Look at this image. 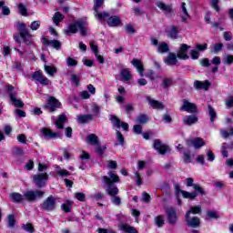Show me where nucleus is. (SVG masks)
Here are the masks:
<instances>
[{
  "instance_id": "1",
  "label": "nucleus",
  "mask_w": 233,
  "mask_h": 233,
  "mask_svg": "<svg viewBox=\"0 0 233 233\" xmlns=\"http://www.w3.org/2000/svg\"><path fill=\"white\" fill-rule=\"evenodd\" d=\"M107 174L109 177H102V183L106 187V194L111 197V203L116 207H120L121 198L117 197L119 194V188H117V186L114 183H119L121 180L119 179V176L116 175V173L112 171H108Z\"/></svg>"
},
{
  "instance_id": "2",
  "label": "nucleus",
  "mask_w": 233,
  "mask_h": 233,
  "mask_svg": "<svg viewBox=\"0 0 233 233\" xmlns=\"http://www.w3.org/2000/svg\"><path fill=\"white\" fill-rule=\"evenodd\" d=\"M17 30L19 31V34H15L13 35L14 40L15 43H18V45H21V39H23L24 43L26 45H32V35L30 34V31L26 28V25L25 23H19L16 25Z\"/></svg>"
},
{
  "instance_id": "3",
  "label": "nucleus",
  "mask_w": 233,
  "mask_h": 233,
  "mask_svg": "<svg viewBox=\"0 0 233 233\" xmlns=\"http://www.w3.org/2000/svg\"><path fill=\"white\" fill-rule=\"evenodd\" d=\"M86 21L80 19L75 24L69 25L68 27L64 30V33L66 35H70V34H76L78 28L80 30L81 35H86Z\"/></svg>"
},
{
  "instance_id": "4",
  "label": "nucleus",
  "mask_w": 233,
  "mask_h": 233,
  "mask_svg": "<svg viewBox=\"0 0 233 233\" xmlns=\"http://www.w3.org/2000/svg\"><path fill=\"white\" fill-rule=\"evenodd\" d=\"M45 196V191L41 190H27L24 192V201H28V203H34L37 199H41Z\"/></svg>"
},
{
  "instance_id": "5",
  "label": "nucleus",
  "mask_w": 233,
  "mask_h": 233,
  "mask_svg": "<svg viewBox=\"0 0 233 233\" xmlns=\"http://www.w3.org/2000/svg\"><path fill=\"white\" fill-rule=\"evenodd\" d=\"M46 181H48L47 173H38L33 176V183L37 188L46 187Z\"/></svg>"
},
{
  "instance_id": "6",
  "label": "nucleus",
  "mask_w": 233,
  "mask_h": 233,
  "mask_svg": "<svg viewBox=\"0 0 233 233\" xmlns=\"http://www.w3.org/2000/svg\"><path fill=\"white\" fill-rule=\"evenodd\" d=\"M180 110L182 112H187L188 114H196V112H198V106L187 99H183Z\"/></svg>"
},
{
  "instance_id": "7",
  "label": "nucleus",
  "mask_w": 233,
  "mask_h": 233,
  "mask_svg": "<svg viewBox=\"0 0 233 233\" xmlns=\"http://www.w3.org/2000/svg\"><path fill=\"white\" fill-rule=\"evenodd\" d=\"M61 107V102L59 100L56 99V97H49V99L46 100V105L44 108L46 110H48L49 112H56L57 108Z\"/></svg>"
},
{
  "instance_id": "8",
  "label": "nucleus",
  "mask_w": 233,
  "mask_h": 233,
  "mask_svg": "<svg viewBox=\"0 0 233 233\" xmlns=\"http://www.w3.org/2000/svg\"><path fill=\"white\" fill-rule=\"evenodd\" d=\"M41 207L42 210H46V212H52V210H56V198H54V196H49L44 200Z\"/></svg>"
},
{
  "instance_id": "9",
  "label": "nucleus",
  "mask_w": 233,
  "mask_h": 233,
  "mask_svg": "<svg viewBox=\"0 0 233 233\" xmlns=\"http://www.w3.org/2000/svg\"><path fill=\"white\" fill-rule=\"evenodd\" d=\"M153 148H155L158 154H161V156H165V154L170 150V147L167 145L163 144L159 139L154 141Z\"/></svg>"
},
{
  "instance_id": "10",
  "label": "nucleus",
  "mask_w": 233,
  "mask_h": 233,
  "mask_svg": "<svg viewBox=\"0 0 233 233\" xmlns=\"http://www.w3.org/2000/svg\"><path fill=\"white\" fill-rule=\"evenodd\" d=\"M165 32L169 39H177L181 29L177 25H170L165 29Z\"/></svg>"
},
{
  "instance_id": "11",
  "label": "nucleus",
  "mask_w": 233,
  "mask_h": 233,
  "mask_svg": "<svg viewBox=\"0 0 233 233\" xmlns=\"http://www.w3.org/2000/svg\"><path fill=\"white\" fill-rule=\"evenodd\" d=\"M175 191L177 194L180 193L185 199L194 200L198 198V192L196 191L188 192V191L181 190L179 188V185L175 186Z\"/></svg>"
},
{
  "instance_id": "12",
  "label": "nucleus",
  "mask_w": 233,
  "mask_h": 233,
  "mask_svg": "<svg viewBox=\"0 0 233 233\" xmlns=\"http://www.w3.org/2000/svg\"><path fill=\"white\" fill-rule=\"evenodd\" d=\"M186 223L191 228H198L201 225V220L198 217H190V215L186 214Z\"/></svg>"
},
{
  "instance_id": "13",
  "label": "nucleus",
  "mask_w": 233,
  "mask_h": 233,
  "mask_svg": "<svg viewBox=\"0 0 233 233\" xmlns=\"http://www.w3.org/2000/svg\"><path fill=\"white\" fill-rule=\"evenodd\" d=\"M166 213L169 225H176L177 223V213H176V209L174 208H167Z\"/></svg>"
},
{
  "instance_id": "14",
  "label": "nucleus",
  "mask_w": 233,
  "mask_h": 233,
  "mask_svg": "<svg viewBox=\"0 0 233 233\" xmlns=\"http://www.w3.org/2000/svg\"><path fill=\"white\" fill-rule=\"evenodd\" d=\"M187 147H194L196 149L201 148V147H205V140L201 137H197L195 139H187L186 141Z\"/></svg>"
},
{
  "instance_id": "15",
  "label": "nucleus",
  "mask_w": 233,
  "mask_h": 233,
  "mask_svg": "<svg viewBox=\"0 0 233 233\" xmlns=\"http://www.w3.org/2000/svg\"><path fill=\"white\" fill-rule=\"evenodd\" d=\"M146 100L147 101L148 105L151 106V108H154V110H164L165 105L163 102L155 100L151 98L149 96H146Z\"/></svg>"
},
{
  "instance_id": "16",
  "label": "nucleus",
  "mask_w": 233,
  "mask_h": 233,
  "mask_svg": "<svg viewBox=\"0 0 233 233\" xmlns=\"http://www.w3.org/2000/svg\"><path fill=\"white\" fill-rule=\"evenodd\" d=\"M156 5L157 6V8L162 10V12H164V14L168 17H170V15L174 14V9H172V5H167L161 1L157 2Z\"/></svg>"
},
{
  "instance_id": "17",
  "label": "nucleus",
  "mask_w": 233,
  "mask_h": 233,
  "mask_svg": "<svg viewBox=\"0 0 233 233\" xmlns=\"http://www.w3.org/2000/svg\"><path fill=\"white\" fill-rule=\"evenodd\" d=\"M186 187H193L194 190H197L200 196H205V189L198 184H194V178L187 177L186 178Z\"/></svg>"
},
{
  "instance_id": "18",
  "label": "nucleus",
  "mask_w": 233,
  "mask_h": 233,
  "mask_svg": "<svg viewBox=\"0 0 233 233\" xmlns=\"http://www.w3.org/2000/svg\"><path fill=\"white\" fill-rule=\"evenodd\" d=\"M189 48H190V46H188L187 44L180 45V47L177 54V57H178V59H184V60L188 59L189 56H188V55H187V52H188Z\"/></svg>"
},
{
  "instance_id": "19",
  "label": "nucleus",
  "mask_w": 233,
  "mask_h": 233,
  "mask_svg": "<svg viewBox=\"0 0 233 233\" xmlns=\"http://www.w3.org/2000/svg\"><path fill=\"white\" fill-rule=\"evenodd\" d=\"M194 86L197 90H208L210 88V82L197 80L194 82Z\"/></svg>"
},
{
  "instance_id": "20",
  "label": "nucleus",
  "mask_w": 233,
  "mask_h": 233,
  "mask_svg": "<svg viewBox=\"0 0 233 233\" xmlns=\"http://www.w3.org/2000/svg\"><path fill=\"white\" fill-rule=\"evenodd\" d=\"M131 64L133 65V66H135V68H137V73L139 74V76L141 77H143L144 74H145V68L143 67V62H141L140 60H137L136 58H134L131 61Z\"/></svg>"
},
{
  "instance_id": "21",
  "label": "nucleus",
  "mask_w": 233,
  "mask_h": 233,
  "mask_svg": "<svg viewBox=\"0 0 233 233\" xmlns=\"http://www.w3.org/2000/svg\"><path fill=\"white\" fill-rule=\"evenodd\" d=\"M9 97H10L14 106H15L16 108H23V106H25V103H23V101H21L20 99L17 98L16 94H14L11 92L9 94Z\"/></svg>"
},
{
  "instance_id": "22",
  "label": "nucleus",
  "mask_w": 233,
  "mask_h": 233,
  "mask_svg": "<svg viewBox=\"0 0 233 233\" xmlns=\"http://www.w3.org/2000/svg\"><path fill=\"white\" fill-rule=\"evenodd\" d=\"M41 133L43 134L44 137H46V139H56V137H59V134L52 132V130L49 128H43Z\"/></svg>"
},
{
  "instance_id": "23",
  "label": "nucleus",
  "mask_w": 233,
  "mask_h": 233,
  "mask_svg": "<svg viewBox=\"0 0 233 233\" xmlns=\"http://www.w3.org/2000/svg\"><path fill=\"white\" fill-rule=\"evenodd\" d=\"M66 121H68L66 115L62 114L58 116V118L55 122V125H56V128L61 130L62 128H64V125H65V123H66Z\"/></svg>"
},
{
  "instance_id": "24",
  "label": "nucleus",
  "mask_w": 233,
  "mask_h": 233,
  "mask_svg": "<svg viewBox=\"0 0 233 233\" xmlns=\"http://www.w3.org/2000/svg\"><path fill=\"white\" fill-rule=\"evenodd\" d=\"M44 45H47L48 46H52L56 50H60L61 42L58 40H48V38H44Z\"/></svg>"
},
{
  "instance_id": "25",
  "label": "nucleus",
  "mask_w": 233,
  "mask_h": 233,
  "mask_svg": "<svg viewBox=\"0 0 233 233\" xmlns=\"http://www.w3.org/2000/svg\"><path fill=\"white\" fill-rule=\"evenodd\" d=\"M184 125H187L188 127L194 125V123H198V116L194 115L186 116L182 119Z\"/></svg>"
},
{
  "instance_id": "26",
  "label": "nucleus",
  "mask_w": 233,
  "mask_h": 233,
  "mask_svg": "<svg viewBox=\"0 0 233 233\" xmlns=\"http://www.w3.org/2000/svg\"><path fill=\"white\" fill-rule=\"evenodd\" d=\"M165 63L169 66L177 65V56L175 53H169L165 59Z\"/></svg>"
},
{
  "instance_id": "27",
  "label": "nucleus",
  "mask_w": 233,
  "mask_h": 233,
  "mask_svg": "<svg viewBox=\"0 0 233 233\" xmlns=\"http://www.w3.org/2000/svg\"><path fill=\"white\" fill-rule=\"evenodd\" d=\"M107 25L111 27L119 26L121 25V18L117 15L111 16L107 19Z\"/></svg>"
},
{
  "instance_id": "28",
  "label": "nucleus",
  "mask_w": 233,
  "mask_h": 233,
  "mask_svg": "<svg viewBox=\"0 0 233 233\" xmlns=\"http://www.w3.org/2000/svg\"><path fill=\"white\" fill-rule=\"evenodd\" d=\"M181 10L183 13L181 15L182 23H187L188 19H190V15H188V11H187V4L185 2L181 5Z\"/></svg>"
},
{
  "instance_id": "29",
  "label": "nucleus",
  "mask_w": 233,
  "mask_h": 233,
  "mask_svg": "<svg viewBox=\"0 0 233 233\" xmlns=\"http://www.w3.org/2000/svg\"><path fill=\"white\" fill-rule=\"evenodd\" d=\"M92 119H94V116L92 115H78L76 116V121L80 124L88 123V121H92Z\"/></svg>"
},
{
  "instance_id": "30",
  "label": "nucleus",
  "mask_w": 233,
  "mask_h": 233,
  "mask_svg": "<svg viewBox=\"0 0 233 233\" xmlns=\"http://www.w3.org/2000/svg\"><path fill=\"white\" fill-rule=\"evenodd\" d=\"M9 198H11L12 201L14 203H22V201H25V197L24 195L17 193V192H13L9 195Z\"/></svg>"
},
{
  "instance_id": "31",
  "label": "nucleus",
  "mask_w": 233,
  "mask_h": 233,
  "mask_svg": "<svg viewBox=\"0 0 233 233\" xmlns=\"http://www.w3.org/2000/svg\"><path fill=\"white\" fill-rule=\"evenodd\" d=\"M230 148H233V142L229 145L227 143L222 144L220 152L223 157H228V149Z\"/></svg>"
},
{
  "instance_id": "32",
  "label": "nucleus",
  "mask_w": 233,
  "mask_h": 233,
  "mask_svg": "<svg viewBox=\"0 0 233 233\" xmlns=\"http://www.w3.org/2000/svg\"><path fill=\"white\" fill-rule=\"evenodd\" d=\"M120 76L124 81H130L132 79V72L128 68L122 69Z\"/></svg>"
},
{
  "instance_id": "33",
  "label": "nucleus",
  "mask_w": 233,
  "mask_h": 233,
  "mask_svg": "<svg viewBox=\"0 0 233 233\" xmlns=\"http://www.w3.org/2000/svg\"><path fill=\"white\" fill-rule=\"evenodd\" d=\"M169 50L170 46L165 42L160 43L157 47V52H158V54H167Z\"/></svg>"
},
{
  "instance_id": "34",
  "label": "nucleus",
  "mask_w": 233,
  "mask_h": 233,
  "mask_svg": "<svg viewBox=\"0 0 233 233\" xmlns=\"http://www.w3.org/2000/svg\"><path fill=\"white\" fill-rule=\"evenodd\" d=\"M223 43H218V44H213L210 46V52L211 54H219L221 50H223Z\"/></svg>"
},
{
  "instance_id": "35",
  "label": "nucleus",
  "mask_w": 233,
  "mask_h": 233,
  "mask_svg": "<svg viewBox=\"0 0 233 233\" xmlns=\"http://www.w3.org/2000/svg\"><path fill=\"white\" fill-rule=\"evenodd\" d=\"M86 141L89 145L96 147V145L99 144V137L96 134H90L87 136Z\"/></svg>"
},
{
  "instance_id": "36",
  "label": "nucleus",
  "mask_w": 233,
  "mask_h": 233,
  "mask_svg": "<svg viewBox=\"0 0 233 233\" xmlns=\"http://www.w3.org/2000/svg\"><path fill=\"white\" fill-rule=\"evenodd\" d=\"M52 19H53V23L56 26H59V24L61 23V21H63V19H65V15H63V14H61L60 12H56L55 15H53Z\"/></svg>"
},
{
  "instance_id": "37",
  "label": "nucleus",
  "mask_w": 233,
  "mask_h": 233,
  "mask_svg": "<svg viewBox=\"0 0 233 233\" xmlns=\"http://www.w3.org/2000/svg\"><path fill=\"white\" fill-rule=\"evenodd\" d=\"M173 81L174 80L172 78H164V79H162V83L160 85L161 88H164V90H167V89L170 88V86H172Z\"/></svg>"
},
{
  "instance_id": "38",
  "label": "nucleus",
  "mask_w": 233,
  "mask_h": 233,
  "mask_svg": "<svg viewBox=\"0 0 233 233\" xmlns=\"http://www.w3.org/2000/svg\"><path fill=\"white\" fill-rule=\"evenodd\" d=\"M95 17H96V19L98 21H105V19L110 17V14H108L106 12L101 13V12L97 11V12H95Z\"/></svg>"
},
{
  "instance_id": "39",
  "label": "nucleus",
  "mask_w": 233,
  "mask_h": 233,
  "mask_svg": "<svg viewBox=\"0 0 233 233\" xmlns=\"http://www.w3.org/2000/svg\"><path fill=\"white\" fill-rule=\"evenodd\" d=\"M109 119L114 127L116 128H121V120L116 116L111 115Z\"/></svg>"
},
{
  "instance_id": "40",
  "label": "nucleus",
  "mask_w": 233,
  "mask_h": 233,
  "mask_svg": "<svg viewBox=\"0 0 233 233\" xmlns=\"http://www.w3.org/2000/svg\"><path fill=\"white\" fill-rule=\"evenodd\" d=\"M208 115L210 116V121L211 123H214V121H216V118L218 117V114H216V110L210 105L208 106Z\"/></svg>"
},
{
  "instance_id": "41",
  "label": "nucleus",
  "mask_w": 233,
  "mask_h": 233,
  "mask_svg": "<svg viewBox=\"0 0 233 233\" xmlns=\"http://www.w3.org/2000/svg\"><path fill=\"white\" fill-rule=\"evenodd\" d=\"M72 205H74V202L67 200L64 204H62L61 208L64 210V212L68 213L72 210Z\"/></svg>"
},
{
  "instance_id": "42",
  "label": "nucleus",
  "mask_w": 233,
  "mask_h": 233,
  "mask_svg": "<svg viewBox=\"0 0 233 233\" xmlns=\"http://www.w3.org/2000/svg\"><path fill=\"white\" fill-rule=\"evenodd\" d=\"M44 68H45V71L46 72V74H48V76H50L51 77H53L54 75L57 72V68H56L55 66H52L45 65Z\"/></svg>"
},
{
  "instance_id": "43",
  "label": "nucleus",
  "mask_w": 233,
  "mask_h": 233,
  "mask_svg": "<svg viewBox=\"0 0 233 233\" xmlns=\"http://www.w3.org/2000/svg\"><path fill=\"white\" fill-rule=\"evenodd\" d=\"M155 223L158 228H161L165 225V217L163 215H158L155 218Z\"/></svg>"
},
{
  "instance_id": "44",
  "label": "nucleus",
  "mask_w": 233,
  "mask_h": 233,
  "mask_svg": "<svg viewBox=\"0 0 233 233\" xmlns=\"http://www.w3.org/2000/svg\"><path fill=\"white\" fill-rule=\"evenodd\" d=\"M95 150L98 156H103L105 154V150H106V146H101V144H96L95 146Z\"/></svg>"
},
{
  "instance_id": "45",
  "label": "nucleus",
  "mask_w": 233,
  "mask_h": 233,
  "mask_svg": "<svg viewBox=\"0 0 233 233\" xmlns=\"http://www.w3.org/2000/svg\"><path fill=\"white\" fill-rule=\"evenodd\" d=\"M137 121L140 125H145L146 123H148V116H147L145 114H140V115H138Z\"/></svg>"
},
{
  "instance_id": "46",
  "label": "nucleus",
  "mask_w": 233,
  "mask_h": 233,
  "mask_svg": "<svg viewBox=\"0 0 233 233\" xmlns=\"http://www.w3.org/2000/svg\"><path fill=\"white\" fill-rule=\"evenodd\" d=\"M186 214H201V206L191 207Z\"/></svg>"
},
{
  "instance_id": "47",
  "label": "nucleus",
  "mask_w": 233,
  "mask_h": 233,
  "mask_svg": "<svg viewBox=\"0 0 233 233\" xmlns=\"http://www.w3.org/2000/svg\"><path fill=\"white\" fill-rule=\"evenodd\" d=\"M4 15H10V8L5 5V1H0V10Z\"/></svg>"
},
{
  "instance_id": "48",
  "label": "nucleus",
  "mask_w": 233,
  "mask_h": 233,
  "mask_svg": "<svg viewBox=\"0 0 233 233\" xmlns=\"http://www.w3.org/2000/svg\"><path fill=\"white\" fill-rule=\"evenodd\" d=\"M103 3H105L104 0H95L94 11L99 12V10H101V8H103Z\"/></svg>"
},
{
  "instance_id": "49",
  "label": "nucleus",
  "mask_w": 233,
  "mask_h": 233,
  "mask_svg": "<svg viewBox=\"0 0 233 233\" xmlns=\"http://www.w3.org/2000/svg\"><path fill=\"white\" fill-rule=\"evenodd\" d=\"M23 230H25V232L34 233L35 232V229H34V226L32 223L23 224L22 225Z\"/></svg>"
},
{
  "instance_id": "50",
  "label": "nucleus",
  "mask_w": 233,
  "mask_h": 233,
  "mask_svg": "<svg viewBox=\"0 0 233 233\" xmlns=\"http://www.w3.org/2000/svg\"><path fill=\"white\" fill-rule=\"evenodd\" d=\"M222 63H224V65H228V66L232 65L233 56L232 55H225L223 60H222Z\"/></svg>"
},
{
  "instance_id": "51",
  "label": "nucleus",
  "mask_w": 233,
  "mask_h": 233,
  "mask_svg": "<svg viewBox=\"0 0 233 233\" xmlns=\"http://www.w3.org/2000/svg\"><path fill=\"white\" fill-rule=\"evenodd\" d=\"M116 141L121 147H125V137H123V134L119 132V130H116Z\"/></svg>"
},
{
  "instance_id": "52",
  "label": "nucleus",
  "mask_w": 233,
  "mask_h": 233,
  "mask_svg": "<svg viewBox=\"0 0 233 233\" xmlns=\"http://www.w3.org/2000/svg\"><path fill=\"white\" fill-rule=\"evenodd\" d=\"M7 221L9 228H14V227H15V217L14 215H8Z\"/></svg>"
},
{
  "instance_id": "53",
  "label": "nucleus",
  "mask_w": 233,
  "mask_h": 233,
  "mask_svg": "<svg viewBox=\"0 0 233 233\" xmlns=\"http://www.w3.org/2000/svg\"><path fill=\"white\" fill-rule=\"evenodd\" d=\"M220 134L224 139H227V137H229V136H233V128L228 130H221Z\"/></svg>"
},
{
  "instance_id": "54",
  "label": "nucleus",
  "mask_w": 233,
  "mask_h": 233,
  "mask_svg": "<svg viewBox=\"0 0 233 233\" xmlns=\"http://www.w3.org/2000/svg\"><path fill=\"white\" fill-rule=\"evenodd\" d=\"M18 11L20 12L21 15H28V11L26 10V6L25 5L20 4L18 5Z\"/></svg>"
},
{
  "instance_id": "55",
  "label": "nucleus",
  "mask_w": 233,
  "mask_h": 233,
  "mask_svg": "<svg viewBox=\"0 0 233 233\" xmlns=\"http://www.w3.org/2000/svg\"><path fill=\"white\" fill-rule=\"evenodd\" d=\"M75 198L78 201H85L86 199V195L85 193L77 192L75 194Z\"/></svg>"
},
{
  "instance_id": "56",
  "label": "nucleus",
  "mask_w": 233,
  "mask_h": 233,
  "mask_svg": "<svg viewBox=\"0 0 233 233\" xmlns=\"http://www.w3.org/2000/svg\"><path fill=\"white\" fill-rule=\"evenodd\" d=\"M56 174L58 176H60L61 177H66L70 176V172H68V170H66V169L56 170Z\"/></svg>"
},
{
  "instance_id": "57",
  "label": "nucleus",
  "mask_w": 233,
  "mask_h": 233,
  "mask_svg": "<svg viewBox=\"0 0 233 233\" xmlns=\"http://www.w3.org/2000/svg\"><path fill=\"white\" fill-rule=\"evenodd\" d=\"M38 83H40V85L46 86V85H51L52 82L48 78H46V76H42Z\"/></svg>"
},
{
  "instance_id": "58",
  "label": "nucleus",
  "mask_w": 233,
  "mask_h": 233,
  "mask_svg": "<svg viewBox=\"0 0 233 233\" xmlns=\"http://www.w3.org/2000/svg\"><path fill=\"white\" fill-rule=\"evenodd\" d=\"M184 163L188 165V163H192V157L190 156V153L184 152Z\"/></svg>"
},
{
  "instance_id": "59",
  "label": "nucleus",
  "mask_w": 233,
  "mask_h": 233,
  "mask_svg": "<svg viewBox=\"0 0 233 233\" xmlns=\"http://www.w3.org/2000/svg\"><path fill=\"white\" fill-rule=\"evenodd\" d=\"M67 66H77V62L72 57L66 58Z\"/></svg>"
},
{
  "instance_id": "60",
  "label": "nucleus",
  "mask_w": 233,
  "mask_h": 233,
  "mask_svg": "<svg viewBox=\"0 0 233 233\" xmlns=\"http://www.w3.org/2000/svg\"><path fill=\"white\" fill-rule=\"evenodd\" d=\"M40 26H41L40 21H34L31 23L30 28L31 30H38Z\"/></svg>"
},
{
  "instance_id": "61",
  "label": "nucleus",
  "mask_w": 233,
  "mask_h": 233,
  "mask_svg": "<svg viewBox=\"0 0 233 233\" xmlns=\"http://www.w3.org/2000/svg\"><path fill=\"white\" fill-rule=\"evenodd\" d=\"M223 37L225 41H232V33L230 31H226L223 33Z\"/></svg>"
},
{
  "instance_id": "62",
  "label": "nucleus",
  "mask_w": 233,
  "mask_h": 233,
  "mask_svg": "<svg viewBox=\"0 0 233 233\" xmlns=\"http://www.w3.org/2000/svg\"><path fill=\"white\" fill-rule=\"evenodd\" d=\"M133 132L139 135L141 132H143V127L141 125H135L133 127Z\"/></svg>"
},
{
  "instance_id": "63",
  "label": "nucleus",
  "mask_w": 233,
  "mask_h": 233,
  "mask_svg": "<svg viewBox=\"0 0 233 233\" xmlns=\"http://www.w3.org/2000/svg\"><path fill=\"white\" fill-rule=\"evenodd\" d=\"M71 81L75 84V86H79V76L76 75H71Z\"/></svg>"
},
{
  "instance_id": "64",
  "label": "nucleus",
  "mask_w": 233,
  "mask_h": 233,
  "mask_svg": "<svg viewBox=\"0 0 233 233\" xmlns=\"http://www.w3.org/2000/svg\"><path fill=\"white\" fill-rule=\"evenodd\" d=\"M142 200L144 203H150V196L147 192L142 193Z\"/></svg>"
}]
</instances>
